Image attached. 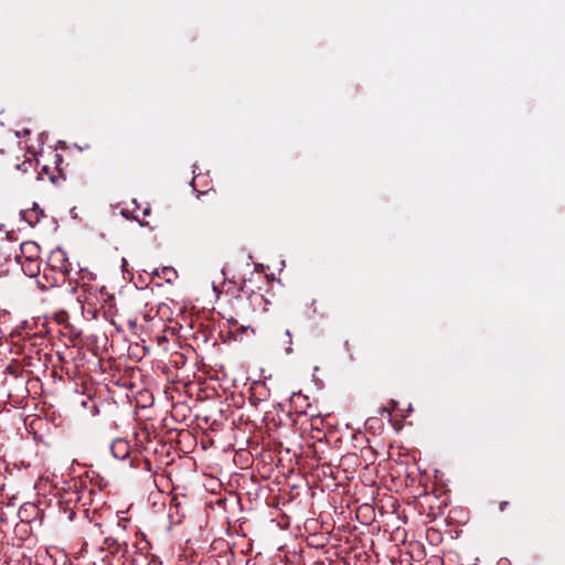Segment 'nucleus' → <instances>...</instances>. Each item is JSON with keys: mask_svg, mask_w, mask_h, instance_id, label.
I'll return each instance as SVG.
<instances>
[{"mask_svg": "<svg viewBox=\"0 0 565 565\" xmlns=\"http://www.w3.org/2000/svg\"><path fill=\"white\" fill-rule=\"evenodd\" d=\"M249 300L253 305L262 306L263 303H266L267 300L265 299L264 295L260 292H253L249 296Z\"/></svg>", "mask_w": 565, "mask_h": 565, "instance_id": "6e6552de", "label": "nucleus"}, {"mask_svg": "<svg viewBox=\"0 0 565 565\" xmlns=\"http://www.w3.org/2000/svg\"><path fill=\"white\" fill-rule=\"evenodd\" d=\"M63 161L64 160H63L62 154H58V153L54 154V164H55L54 170L57 172L58 178H62V181H65L66 174H65L64 169L62 167Z\"/></svg>", "mask_w": 565, "mask_h": 565, "instance_id": "0eeeda50", "label": "nucleus"}, {"mask_svg": "<svg viewBox=\"0 0 565 565\" xmlns=\"http://www.w3.org/2000/svg\"><path fill=\"white\" fill-rule=\"evenodd\" d=\"M115 458L125 460L130 454V446L125 439H116L110 447Z\"/></svg>", "mask_w": 565, "mask_h": 565, "instance_id": "f03ea898", "label": "nucleus"}, {"mask_svg": "<svg viewBox=\"0 0 565 565\" xmlns=\"http://www.w3.org/2000/svg\"><path fill=\"white\" fill-rule=\"evenodd\" d=\"M21 216L30 226L33 227L40 222L41 217L44 216V213L38 205H34L32 209L22 211Z\"/></svg>", "mask_w": 565, "mask_h": 565, "instance_id": "7ed1b4c3", "label": "nucleus"}, {"mask_svg": "<svg viewBox=\"0 0 565 565\" xmlns=\"http://www.w3.org/2000/svg\"><path fill=\"white\" fill-rule=\"evenodd\" d=\"M140 225H141V226H147V225H148V222H140Z\"/></svg>", "mask_w": 565, "mask_h": 565, "instance_id": "4468645a", "label": "nucleus"}, {"mask_svg": "<svg viewBox=\"0 0 565 565\" xmlns=\"http://www.w3.org/2000/svg\"><path fill=\"white\" fill-rule=\"evenodd\" d=\"M29 510H31L32 512H35L36 508L33 504H25V505L21 507L19 514L22 515L23 513L29 512ZM21 520L24 521L23 516H21Z\"/></svg>", "mask_w": 565, "mask_h": 565, "instance_id": "9d476101", "label": "nucleus"}, {"mask_svg": "<svg viewBox=\"0 0 565 565\" xmlns=\"http://www.w3.org/2000/svg\"><path fill=\"white\" fill-rule=\"evenodd\" d=\"M228 324H230V330H228L230 337L233 338V340H235V341H237V340L242 341L243 335L245 333H247L248 331H250V333H254V330L249 326L244 327V326L239 324L236 319H233V318L230 319Z\"/></svg>", "mask_w": 565, "mask_h": 565, "instance_id": "f257e3e1", "label": "nucleus"}, {"mask_svg": "<svg viewBox=\"0 0 565 565\" xmlns=\"http://www.w3.org/2000/svg\"><path fill=\"white\" fill-rule=\"evenodd\" d=\"M102 550L108 551L114 555L120 551V544L113 537H106L103 542Z\"/></svg>", "mask_w": 565, "mask_h": 565, "instance_id": "423d86ee", "label": "nucleus"}, {"mask_svg": "<svg viewBox=\"0 0 565 565\" xmlns=\"http://www.w3.org/2000/svg\"><path fill=\"white\" fill-rule=\"evenodd\" d=\"M32 161L31 160H24L21 164H18L17 168L18 169H23L24 172H26L29 170V168L32 167Z\"/></svg>", "mask_w": 565, "mask_h": 565, "instance_id": "9b49d317", "label": "nucleus"}, {"mask_svg": "<svg viewBox=\"0 0 565 565\" xmlns=\"http://www.w3.org/2000/svg\"><path fill=\"white\" fill-rule=\"evenodd\" d=\"M94 279V275L89 271H83L81 270V280H82V284L81 286L83 288H86L88 286V280H93Z\"/></svg>", "mask_w": 565, "mask_h": 565, "instance_id": "1a4fd4ad", "label": "nucleus"}, {"mask_svg": "<svg viewBox=\"0 0 565 565\" xmlns=\"http://www.w3.org/2000/svg\"><path fill=\"white\" fill-rule=\"evenodd\" d=\"M157 276L162 277L167 282H172L178 278V273L172 267H163L161 271L156 270Z\"/></svg>", "mask_w": 565, "mask_h": 565, "instance_id": "39448f33", "label": "nucleus"}, {"mask_svg": "<svg viewBox=\"0 0 565 565\" xmlns=\"http://www.w3.org/2000/svg\"><path fill=\"white\" fill-rule=\"evenodd\" d=\"M46 175L49 180L55 184L60 185L62 182V178H58V174H55L49 166H43L41 171L39 172V179H43V175Z\"/></svg>", "mask_w": 565, "mask_h": 565, "instance_id": "20e7f679", "label": "nucleus"}, {"mask_svg": "<svg viewBox=\"0 0 565 565\" xmlns=\"http://www.w3.org/2000/svg\"><path fill=\"white\" fill-rule=\"evenodd\" d=\"M508 507H509V502H508V501H501V502H500V504H499V510L502 512V511H504Z\"/></svg>", "mask_w": 565, "mask_h": 565, "instance_id": "f8f14e48", "label": "nucleus"}, {"mask_svg": "<svg viewBox=\"0 0 565 565\" xmlns=\"http://www.w3.org/2000/svg\"><path fill=\"white\" fill-rule=\"evenodd\" d=\"M150 213H151V209L150 207H146L142 211L143 216H148V215H150Z\"/></svg>", "mask_w": 565, "mask_h": 565, "instance_id": "ddd939ff", "label": "nucleus"}]
</instances>
